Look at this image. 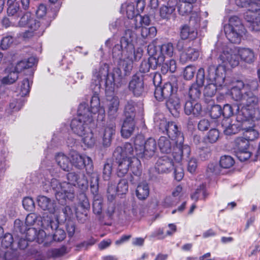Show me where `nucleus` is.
<instances>
[{"instance_id": "obj_29", "label": "nucleus", "mask_w": 260, "mask_h": 260, "mask_svg": "<svg viewBox=\"0 0 260 260\" xmlns=\"http://www.w3.org/2000/svg\"><path fill=\"white\" fill-rule=\"evenodd\" d=\"M232 123L230 118H224L221 123L224 133L226 135H231L237 133L241 129V124Z\"/></svg>"}, {"instance_id": "obj_21", "label": "nucleus", "mask_w": 260, "mask_h": 260, "mask_svg": "<svg viewBox=\"0 0 260 260\" xmlns=\"http://www.w3.org/2000/svg\"><path fill=\"white\" fill-rule=\"evenodd\" d=\"M89 111V116L92 118V114H98V120L103 121L105 118V111L103 107L100 106V101L97 95H93L90 100V109L86 108Z\"/></svg>"}, {"instance_id": "obj_6", "label": "nucleus", "mask_w": 260, "mask_h": 260, "mask_svg": "<svg viewBox=\"0 0 260 260\" xmlns=\"http://www.w3.org/2000/svg\"><path fill=\"white\" fill-rule=\"evenodd\" d=\"M224 30L229 41L235 44L240 43L246 31L241 20L236 16H231L229 18L228 24L224 26Z\"/></svg>"}, {"instance_id": "obj_32", "label": "nucleus", "mask_w": 260, "mask_h": 260, "mask_svg": "<svg viewBox=\"0 0 260 260\" xmlns=\"http://www.w3.org/2000/svg\"><path fill=\"white\" fill-rule=\"evenodd\" d=\"M238 49L239 55L242 61L250 64L253 62L256 59V55L252 49L248 48L239 47H238Z\"/></svg>"}, {"instance_id": "obj_45", "label": "nucleus", "mask_w": 260, "mask_h": 260, "mask_svg": "<svg viewBox=\"0 0 260 260\" xmlns=\"http://www.w3.org/2000/svg\"><path fill=\"white\" fill-rule=\"evenodd\" d=\"M150 22V20L149 16L147 15L142 16L139 15L131 21L132 24L134 25L133 27H134L135 29L144 26L143 25L148 26L149 25Z\"/></svg>"}, {"instance_id": "obj_39", "label": "nucleus", "mask_w": 260, "mask_h": 260, "mask_svg": "<svg viewBox=\"0 0 260 260\" xmlns=\"http://www.w3.org/2000/svg\"><path fill=\"white\" fill-rule=\"evenodd\" d=\"M7 75L4 77L1 80L2 84L9 85L14 83L18 78L17 72L15 71L13 67L7 68L6 69Z\"/></svg>"}, {"instance_id": "obj_15", "label": "nucleus", "mask_w": 260, "mask_h": 260, "mask_svg": "<svg viewBox=\"0 0 260 260\" xmlns=\"http://www.w3.org/2000/svg\"><path fill=\"white\" fill-rule=\"evenodd\" d=\"M116 124L113 120H108L101 128L100 134L102 138V144L104 147H108L111 145L113 136L115 133Z\"/></svg>"}, {"instance_id": "obj_8", "label": "nucleus", "mask_w": 260, "mask_h": 260, "mask_svg": "<svg viewBox=\"0 0 260 260\" xmlns=\"http://www.w3.org/2000/svg\"><path fill=\"white\" fill-rule=\"evenodd\" d=\"M136 155L139 157L150 158L153 156L157 149L156 142L152 138H149L144 143V138L137 136L134 140Z\"/></svg>"}, {"instance_id": "obj_14", "label": "nucleus", "mask_w": 260, "mask_h": 260, "mask_svg": "<svg viewBox=\"0 0 260 260\" xmlns=\"http://www.w3.org/2000/svg\"><path fill=\"white\" fill-rule=\"evenodd\" d=\"M21 223V221L19 219H16L14 222L15 228L18 229L20 233H24L26 232V240L21 239L18 243L20 248L24 249L27 246V241H32L36 240L37 231L35 228H30L24 227V225L20 226Z\"/></svg>"}, {"instance_id": "obj_40", "label": "nucleus", "mask_w": 260, "mask_h": 260, "mask_svg": "<svg viewBox=\"0 0 260 260\" xmlns=\"http://www.w3.org/2000/svg\"><path fill=\"white\" fill-rule=\"evenodd\" d=\"M260 0H244L242 2L241 0H236V4L240 7H247L248 11H258L260 10V4L257 3Z\"/></svg>"}, {"instance_id": "obj_61", "label": "nucleus", "mask_w": 260, "mask_h": 260, "mask_svg": "<svg viewBox=\"0 0 260 260\" xmlns=\"http://www.w3.org/2000/svg\"><path fill=\"white\" fill-rule=\"evenodd\" d=\"M196 71V68L193 66H188L184 70V77L186 80L191 79Z\"/></svg>"}, {"instance_id": "obj_46", "label": "nucleus", "mask_w": 260, "mask_h": 260, "mask_svg": "<svg viewBox=\"0 0 260 260\" xmlns=\"http://www.w3.org/2000/svg\"><path fill=\"white\" fill-rule=\"evenodd\" d=\"M81 137H82V141L83 143L86 147L91 148L94 146L96 139L94 137L93 134L90 129L85 133L83 136Z\"/></svg>"}, {"instance_id": "obj_51", "label": "nucleus", "mask_w": 260, "mask_h": 260, "mask_svg": "<svg viewBox=\"0 0 260 260\" xmlns=\"http://www.w3.org/2000/svg\"><path fill=\"white\" fill-rule=\"evenodd\" d=\"M32 84L31 79L24 78L20 83V94L22 97L27 95L30 91V85Z\"/></svg>"}, {"instance_id": "obj_50", "label": "nucleus", "mask_w": 260, "mask_h": 260, "mask_svg": "<svg viewBox=\"0 0 260 260\" xmlns=\"http://www.w3.org/2000/svg\"><path fill=\"white\" fill-rule=\"evenodd\" d=\"M51 240V237L47 236L44 231L41 230L37 232L36 240L39 244H43L44 246H47Z\"/></svg>"}, {"instance_id": "obj_10", "label": "nucleus", "mask_w": 260, "mask_h": 260, "mask_svg": "<svg viewBox=\"0 0 260 260\" xmlns=\"http://www.w3.org/2000/svg\"><path fill=\"white\" fill-rule=\"evenodd\" d=\"M71 167L81 170L85 168L87 174H90L93 171L91 159L88 156H83L76 151L70 153Z\"/></svg>"}, {"instance_id": "obj_31", "label": "nucleus", "mask_w": 260, "mask_h": 260, "mask_svg": "<svg viewBox=\"0 0 260 260\" xmlns=\"http://www.w3.org/2000/svg\"><path fill=\"white\" fill-rule=\"evenodd\" d=\"M149 56L147 60H144L142 61L139 69L140 72L147 73L149 71L150 69L155 70L158 66H160V64L157 61L156 57L151 55H149Z\"/></svg>"}, {"instance_id": "obj_55", "label": "nucleus", "mask_w": 260, "mask_h": 260, "mask_svg": "<svg viewBox=\"0 0 260 260\" xmlns=\"http://www.w3.org/2000/svg\"><path fill=\"white\" fill-rule=\"evenodd\" d=\"M234 164V159L229 155L222 156L220 160V166L224 169H229L232 167Z\"/></svg>"}, {"instance_id": "obj_42", "label": "nucleus", "mask_w": 260, "mask_h": 260, "mask_svg": "<svg viewBox=\"0 0 260 260\" xmlns=\"http://www.w3.org/2000/svg\"><path fill=\"white\" fill-rule=\"evenodd\" d=\"M24 102L21 98L12 99L7 108L6 111L8 114H11L13 112H16L21 109L23 106Z\"/></svg>"}, {"instance_id": "obj_59", "label": "nucleus", "mask_w": 260, "mask_h": 260, "mask_svg": "<svg viewBox=\"0 0 260 260\" xmlns=\"http://www.w3.org/2000/svg\"><path fill=\"white\" fill-rule=\"evenodd\" d=\"M200 22V17L198 13H192L190 17L189 21V26L191 28H194L197 30V27L199 26Z\"/></svg>"}, {"instance_id": "obj_62", "label": "nucleus", "mask_w": 260, "mask_h": 260, "mask_svg": "<svg viewBox=\"0 0 260 260\" xmlns=\"http://www.w3.org/2000/svg\"><path fill=\"white\" fill-rule=\"evenodd\" d=\"M22 204L24 208L27 211H32L35 208V203L31 198L25 197L23 199Z\"/></svg>"}, {"instance_id": "obj_34", "label": "nucleus", "mask_w": 260, "mask_h": 260, "mask_svg": "<svg viewBox=\"0 0 260 260\" xmlns=\"http://www.w3.org/2000/svg\"><path fill=\"white\" fill-rule=\"evenodd\" d=\"M184 112L187 115L192 114L194 116H198L202 112V106L196 101H187L184 106Z\"/></svg>"}, {"instance_id": "obj_22", "label": "nucleus", "mask_w": 260, "mask_h": 260, "mask_svg": "<svg viewBox=\"0 0 260 260\" xmlns=\"http://www.w3.org/2000/svg\"><path fill=\"white\" fill-rule=\"evenodd\" d=\"M174 165L173 160L168 156L159 157L155 167V170L158 173H167L174 169Z\"/></svg>"}, {"instance_id": "obj_7", "label": "nucleus", "mask_w": 260, "mask_h": 260, "mask_svg": "<svg viewBox=\"0 0 260 260\" xmlns=\"http://www.w3.org/2000/svg\"><path fill=\"white\" fill-rule=\"evenodd\" d=\"M118 164L117 174L118 176L122 177L126 175L130 170L133 174L139 176L141 173V165L140 160L136 157H125L114 156Z\"/></svg>"}, {"instance_id": "obj_9", "label": "nucleus", "mask_w": 260, "mask_h": 260, "mask_svg": "<svg viewBox=\"0 0 260 260\" xmlns=\"http://www.w3.org/2000/svg\"><path fill=\"white\" fill-rule=\"evenodd\" d=\"M174 46L171 43L156 46L153 43L148 45L147 51L149 55L156 57L157 61L160 64L164 62L165 58L171 57L174 53Z\"/></svg>"}, {"instance_id": "obj_3", "label": "nucleus", "mask_w": 260, "mask_h": 260, "mask_svg": "<svg viewBox=\"0 0 260 260\" xmlns=\"http://www.w3.org/2000/svg\"><path fill=\"white\" fill-rule=\"evenodd\" d=\"M225 70L223 67L214 65L208 67L207 74L205 75V80L207 83L203 90V94L206 100L207 98L214 96L218 89L225 85Z\"/></svg>"}, {"instance_id": "obj_19", "label": "nucleus", "mask_w": 260, "mask_h": 260, "mask_svg": "<svg viewBox=\"0 0 260 260\" xmlns=\"http://www.w3.org/2000/svg\"><path fill=\"white\" fill-rule=\"evenodd\" d=\"M107 107L108 120L115 121L118 116V111L119 106V100L115 95H107Z\"/></svg>"}, {"instance_id": "obj_53", "label": "nucleus", "mask_w": 260, "mask_h": 260, "mask_svg": "<svg viewBox=\"0 0 260 260\" xmlns=\"http://www.w3.org/2000/svg\"><path fill=\"white\" fill-rule=\"evenodd\" d=\"M122 8L125 9L127 17L129 19H131L132 21L134 17L138 15L137 12L135 10V6L133 3H128L122 5Z\"/></svg>"}, {"instance_id": "obj_28", "label": "nucleus", "mask_w": 260, "mask_h": 260, "mask_svg": "<svg viewBox=\"0 0 260 260\" xmlns=\"http://www.w3.org/2000/svg\"><path fill=\"white\" fill-rule=\"evenodd\" d=\"M256 12L247 11L244 14V18L249 23V27L252 30L260 31V15L256 16Z\"/></svg>"}, {"instance_id": "obj_48", "label": "nucleus", "mask_w": 260, "mask_h": 260, "mask_svg": "<svg viewBox=\"0 0 260 260\" xmlns=\"http://www.w3.org/2000/svg\"><path fill=\"white\" fill-rule=\"evenodd\" d=\"M208 195V194L206 191L205 185L202 184L196 190L195 192L191 194V198L197 202L199 199H205Z\"/></svg>"}, {"instance_id": "obj_37", "label": "nucleus", "mask_w": 260, "mask_h": 260, "mask_svg": "<svg viewBox=\"0 0 260 260\" xmlns=\"http://www.w3.org/2000/svg\"><path fill=\"white\" fill-rule=\"evenodd\" d=\"M55 160L58 166L63 171L69 172L71 170L70 157L59 152L55 155Z\"/></svg>"}, {"instance_id": "obj_33", "label": "nucleus", "mask_w": 260, "mask_h": 260, "mask_svg": "<svg viewBox=\"0 0 260 260\" xmlns=\"http://www.w3.org/2000/svg\"><path fill=\"white\" fill-rule=\"evenodd\" d=\"M166 105L168 109L173 115H177L178 110L181 107V104L180 100L176 94L172 95V96L169 98Z\"/></svg>"}, {"instance_id": "obj_16", "label": "nucleus", "mask_w": 260, "mask_h": 260, "mask_svg": "<svg viewBox=\"0 0 260 260\" xmlns=\"http://www.w3.org/2000/svg\"><path fill=\"white\" fill-rule=\"evenodd\" d=\"M205 82V70L204 68H200L197 74V84H193L189 88V96L193 101H196L201 95V90L199 85L202 86Z\"/></svg>"}, {"instance_id": "obj_18", "label": "nucleus", "mask_w": 260, "mask_h": 260, "mask_svg": "<svg viewBox=\"0 0 260 260\" xmlns=\"http://www.w3.org/2000/svg\"><path fill=\"white\" fill-rule=\"evenodd\" d=\"M129 90L136 96L143 95L145 92V87L142 77L134 75L128 85Z\"/></svg>"}, {"instance_id": "obj_11", "label": "nucleus", "mask_w": 260, "mask_h": 260, "mask_svg": "<svg viewBox=\"0 0 260 260\" xmlns=\"http://www.w3.org/2000/svg\"><path fill=\"white\" fill-rule=\"evenodd\" d=\"M92 75L91 87L95 92H97L100 90L102 83L106 86L107 78L109 76L107 64H104L94 69Z\"/></svg>"}, {"instance_id": "obj_12", "label": "nucleus", "mask_w": 260, "mask_h": 260, "mask_svg": "<svg viewBox=\"0 0 260 260\" xmlns=\"http://www.w3.org/2000/svg\"><path fill=\"white\" fill-rule=\"evenodd\" d=\"M238 47L234 48H227L224 50L219 57V60L223 65L219 64L223 67L225 70V67L231 66L235 67L239 64V52Z\"/></svg>"}, {"instance_id": "obj_13", "label": "nucleus", "mask_w": 260, "mask_h": 260, "mask_svg": "<svg viewBox=\"0 0 260 260\" xmlns=\"http://www.w3.org/2000/svg\"><path fill=\"white\" fill-rule=\"evenodd\" d=\"M53 224L55 226L56 223L50 217H47V219H45V217L42 218L36 213H32L28 214L26 217L24 227L28 228L29 226L37 225L46 229L50 228L53 230Z\"/></svg>"}, {"instance_id": "obj_49", "label": "nucleus", "mask_w": 260, "mask_h": 260, "mask_svg": "<svg viewBox=\"0 0 260 260\" xmlns=\"http://www.w3.org/2000/svg\"><path fill=\"white\" fill-rule=\"evenodd\" d=\"M161 72L163 74H167L169 71L174 73L176 69V61L174 59H170L161 63Z\"/></svg>"}, {"instance_id": "obj_63", "label": "nucleus", "mask_w": 260, "mask_h": 260, "mask_svg": "<svg viewBox=\"0 0 260 260\" xmlns=\"http://www.w3.org/2000/svg\"><path fill=\"white\" fill-rule=\"evenodd\" d=\"M222 114V108L220 105H213L210 110V116L213 119H216Z\"/></svg>"}, {"instance_id": "obj_27", "label": "nucleus", "mask_w": 260, "mask_h": 260, "mask_svg": "<svg viewBox=\"0 0 260 260\" xmlns=\"http://www.w3.org/2000/svg\"><path fill=\"white\" fill-rule=\"evenodd\" d=\"M128 183L125 179H121L117 184L116 189L112 186H109L107 192L109 194L108 198L109 200H113L116 192L118 194H125L128 190Z\"/></svg>"}, {"instance_id": "obj_4", "label": "nucleus", "mask_w": 260, "mask_h": 260, "mask_svg": "<svg viewBox=\"0 0 260 260\" xmlns=\"http://www.w3.org/2000/svg\"><path fill=\"white\" fill-rule=\"evenodd\" d=\"M166 124V131L169 138L174 141L176 148L173 152V158L177 162H180L184 157H189L190 148L187 144H184V136L174 122H164Z\"/></svg>"}, {"instance_id": "obj_64", "label": "nucleus", "mask_w": 260, "mask_h": 260, "mask_svg": "<svg viewBox=\"0 0 260 260\" xmlns=\"http://www.w3.org/2000/svg\"><path fill=\"white\" fill-rule=\"evenodd\" d=\"M221 167L217 163H210L207 167V171L208 172L219 174L221 173Z\"/></svg>"}, {"instance_id": "obj_38", "label": "nucleus", "mask_w": 260, "mask_h": 260, "mask_svg": "<svg viewBox=\"0 0 260 260\" xmlns=\"http://www.w3.org/2000/svg\"><path fill=\"white\" fill-rule=\"evenodd\" d=\"M37 59L36 57H30L26 60L19 61L16 64L15 67L13 68V69L18 74L19 72L22 71L24 69L32 68L37 62Z\"/></svg>"}, {"instance_id": "obj_24", "label": "nucleus", "mask_w": 260, "mask_h": 260, "mask_svg": "<svg viewBox=\"0 0 260 260\" xmlns=\"http://www.w3.org/2000/svg\"><path fill=\"white\" fill-rule=\"evenodd\" d=\"M177 0H169L166 5L162 6L159 10V15L162 19L168 20L174 12Z\"/></svg>"}, {"instance_id": "obj_58", "label": "nucleus", "mask_w": 260, "mask_h": 260, "mask_svg": "<svg viewBox=\"0 0 260 260\" xmlns=\"http://www.w3.org/2000/svg\"><path fill=\"white\" fill-rule=\"evenodd\" d=\"M178 6V11L182 15H187L191 12L192 5L185 2H181Z\"/></svg>"}, {"instance_id": "obj_26", "label": "nucleus", "mask_w": 260, "mask_h": 260, "mask_svg": "<svg viewBox=\"0 0 260 260\" xmlns=\"http://www.w3.org/2000/svg\"><path fill=\"white\" fill-rule=\"evenodd\" d=\"M114 156L122 157L127 158L128 157H133L137 156L136 155L135 150H134L132 145L130 143H125L123 147H117L113 153Z\"/></svg>"}, {"instance_id": "obj_17", "label": "nucleus", "mask_w": 260, "mask_h": 260, "mask_svg": "<svg viewBox=\"0 0 260 260\" xmlns=\"http://www.w3.org/2000/svg\"><path fill=\"white\" fill-rule=\"evenodd\" d=\"M177 90V87L170 82L166 83L161 87H157L154 91V96L159 101H162L164 99H168L175 95V92Z\"/></svg>"}, {"instance_id": "obj_56", "label": "nucleus", "mask_w": 260, "mask_h": 260, "mask_svg": "<svg viewBox=\"0 0 260 260\" xmlns=\"http://www.w3.org/2000/svg\"><path fill=\"white\" fill-rule=\"evenodd\" d=\"M135 103L133 101H127L125 106L124 113L126 117L127 116H131L133 118L135 117Z\"/></svg>"}, {"instance_id": "obj_2", "label": "nucleus", "mask_w": 260, "mask_h": 260, "mask_svg": "<svg viewBox=\"0 0 260 260\" xmlns=\"http://www.w3.org/2000/svg\"><path fill=\"white\" fill-rule=\"evenodd\" d=\"M135 37L136 34L131 29H126L121 38L120 44L115 45L113 49V57L119 60V66L125 75L132 70L134 61H139L143 56V49L134 47L133 42Z\"/></svg>"}, {"instance_id": "obj_43", "label": "nucleus", "mask_w": 260, "mask_h": 260, "mask_svg": "<svg viewBox=\"0 0 260 260\" xmlns=\"http://www.w3.org/2000/svg\"><path fill=\"white\" fill-rule=\"evenodd\" d=\"M90 178V190L94 196L99 195V177L97 173L92 171L90 174H87Z\"/></svg>"}, {"instance_id": "obj_52", "label": "nucleus", "mask_w": 260, "mask_h": 260, "mask_svg": "<svg viewBox=\"0 0 260 260\" xmlns=\"http://www.w3.org/2000/svg\"><path fill=\"white\" fill-rule=\"evenodd\" d=\"M102 198L100 195L93 197L92 204L93 211L94 214L100 215L102 212Z\"/></svg>"}, {"instance_id": "obj_41", "label": "nucleus", "mask_w": 260, "mask_h": 260, "mask_svg": "<svg viewBox=\"0 0 260 260\" xmlns=\"http://www.w3.org/2000/svg\"><path fill=\"white\" fill-rule=\"evenodd\" d=\"M197 36V31L194 28H191L188 25H184L181 29L180 37L183 40H193Z\"/></svg>"}, {"instance_id": "obj_23", "label": "nucleus", "mask_w": 260, "mask_h": 260, "mask_svg": "<svg viewBox=\"0 0 260 260\" xmlns=\"http://www.w3.org/2000/svg\"><path fill=\"white\" fill-rule=\"evenodd\" d=\"M38 206L43 210H47L50 213H54L58 208L54 200L44 196H40L37 198Z\"/></svg>"}, {"instance_id": "obj_35", "label": "nucleus", "mask_w": 260, "mask_h": 260, "mask_svg": "<svg viewBox=\"0 0 260 260\" xmlns=\"http://www.w3.org/2000/svg\"><path fill=\"white\" fill-rule=\"evenodd\" d=\"M158 146L161 153L167 154L171 152L172 150L174 152V148H176V146H174V144L172 143L169 138L164 136L160 137L158 139ZM172 155L173 156V153H172Z\"/></svg>"}, {"instance_id": "obj_47", "label": "nucleus", "mask_w": 260, "mask_h": 260, "mask_svg": "<svg viewBox=\"0 0 260 260\" xmlns=\"http://www.w3.org/2000/svg\"><path fill=\"white\" fill-rule=\"evenodd\" d=\"M141 29V35L144 39H151L154 38L157 33L156 28L154 26L147 27L142 26Z\"/></svg>"}, {"instance_id": "obj_54", "label": "nucleus", "mask_w": 260, "mask_h": 260, "mask_svg": "<svg viewBox=\"0 0 260 260\" xmlns=\"http://www.w3.org/2000/svg\"><path fill=\"white\" fill-rule=\"evenodd\" d=\"M235 146L237 151L248 149L249 141L244 137H239L235 140Z\"/></svg>"}, {"instance_id": "obj_30", "label": "nucleus", "mask_w": 260, "mask_h": 260, "mask_svg": "<svg viewBox=\"0 0 260 260\" xmlns=\"http://www.w3.org/2000/svg\"><path fill=\"white\" fill-rule=\"evenodd\" d=\"M122 79L121 71L120 68H115L112 73L109 74L106 82V87L113 89L116 83H119Z\"/></svg>"}, {"instance_id": "obj_57", "label": "nucleus", "mask_w": 260, "mask_h": 260, "mask_svg": "<svg viewBox=\"0 0 260 260\" xmlns=\"http://www.w3.org/2000/svg\"><path fill=\"white\" fill-rule=\"evenodd\" d=\"M9 5L7 9V13L9 16L14 17L15 19L16 17H19L22 14V12L20 10L19 7L13 4Z\"/></svg>"}, {"instance_id": "obj_60", "label": "nucleus", "mask_w": 260, "mask_h": 260, "mask_svg": "<svg viewBox=\"0 0 260 260\" xmlns=\"http://www.w3.org/2000/svg\"><path fill=\"white\" fill-rule=\"evenodd\" d=\"M236 156L241 161L248 159L251 156V152L248 149L237 151Z\"/></svg>"}, {"instance_id": "obj_20", "label": "nucleus", "mask_w": 260, "mask_h": 260, "mask_svg": "<svg viewBox=\"0 0 260 260\" xmlns=\"http://www.w3.org/2000/svg\"><path fill=\"white\" fill-rule=\"evenodd\" d=\"M20 16L19 21L17 22L16 26L26 27L32 31H35L39 28L40 22L35 19L29 12H25Z\"/></svg>"}, {"instance_id": "obj_5", "label": "nucleus", "mask_w": 260, "mask_h": 260, "mask_svg": "<svg viewBox=\"0 0 260 260\" xmlns=\"http://www.w3.org/2000/svg\"><path fill=\"white\" fill-rule=\"evenodd\" d=\"M78 117L71 121V127L72 131L79 136H83L89 128L88 124L92 120L89 116V111L86 108V104H81L78 109Z\"/></svg>"}, {"instance_id": "obj_36", "label": "nucleus", "mask_w": 260, "mask_h": 260, "mask_svg": "<svg viewBox=\"0 0 260 260\" xmlns=\"http://www.w3.org/2000/svg\"><path fill=\"white\" fill-rule=\"evenodd\" d=\"M200 55L199 51L195 48L189 47L184 50L180 54V60L185 62L187 61H194Z\"/></svg>"}, {"instance_id": "obj_1", "label": "nucleus", "mask_w": 260, "mask_h": 260, "mask_svg": "<svg viewBox=\"0 0 260 260\" xmlns=\"http://www.w3.org/2000/svg\"><path fill=\"white\" fill-rule=\"evenodd\" d=\"M67 179L68 182H59L52 176L45 178L42 182L43 189L48 191L51 187L55 191L56 200L61 204H64L67 201H72L75 196V186L77 185L82 189L88 186V181L84 174L80 175L75 172L67 174Z\"/></svg>"}, {"instance_id": "obj_44", "label": "nucleus", "mask_w": 260, "mask_h": 260, "mask_svg": "<svg viewBox=\"0 0 260 260\" xmlns=\"http://www.w3.org/2000/svg\"><path fill=\"white\" fill-rule=\"evenodd\" d=\"M149 194L148 184L145 182L140 183L136 189V195L140 200L146 199Z\"/></svg>"}, {"instance_id": "obj_25", "label": "nucleus", "mask_w": 260, "mask_h": 260, "mask_svg": "<svg viewBox=\"0 0 260 260\" xmlns=\"http://www.w3.org/2000/svg\"><path fill=\"white\" fill-rule=\"evenodd\" d=\"M136 122L134 118L131 116H127L124 120L121 133L123 137L129 138L136 129Z\"/></svg>"}]
</instances>
